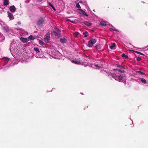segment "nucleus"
Returning <instances> with one entry per match:
<instances>
[{"instance_id": "nucleus-1", "label": "nucleus", "mask_w": 148, "mask_h": 148, "mask_svg": "<svg viewBox=\"0 0 148 148\" xmlns=\"http://www.w3.org/2000/svg\"><path fill=\"white\" fill-rule=\"evenodd\" d=\"M109 75L112 76L115 80L118 81L120 82H123V77L121 75L119 76L115 74L111 73H109Z\"/></svg>"}, {"instance_id": "nucleus-2", "label": "nucleus", "mask_w": 148, "mask_h": 148, "mask_svg": "<svg viewBox=\"0 0 148 148\" xmlns=\"http://www.w3.org/2000/svg\"><path fill=\"white\" fill-rule=\"evenodd\" d=\"M95 42L96 41L95 39H92L88 42L87 46L89 47H91Z\"/></svg>"}, {"instance_id": "nucleus-3", "label": "nucleus", "mask_w": 148, "mask_h": 148, "mask_svg": "<svg viewBox=\"0 0 148 148\" xmlns=\"http://www.w3.org/2000/svg\"><path fill=\"white\" fill-rule=\"evenodd\" d=\"M50 38V37L49 34L47 33L45 35L44 39L45 42H49Z\"/></svg>"}, {"instance_id": "nucleus-4", "label": "nucleus", "mask_w": 148, "mask_h": 148, "mask_svg": "<svg viewBox=\"0 0 148 148\" xmlns=\"http://www.w3.org/2000/svg\"><path fill=\"white\" fill-rule=\"evenodd\" d=\"M34 50L36 52V56L37 58H41V56H40L38 54V53L39 54V53H40V50L38 49L37 47H35L34 48Z\"/></svg>"}, {"instance_id": "nucleus-5", "label": "nucleus", "mask_w": 148, "mask_h": 148, "mask_svg": "<svg viewBox=\"0 0 148 148\" xmlns=\"http://www.w3.org/2000/svg\"><path fill=\"white\" fill-rule=\"evenodd\" d=\"M8 16L10 20H12L14 18V17L12 13L9 12H7Z\"/></svg>"}, {"instance_id": "nucleus-6", "label": "nucleus", "mask_w": 148, "mask_h": 148, "mask_svg": "<svg viewBox=\"0 0 148 148\" xmlns=\"http://www.w3.org/2000/svg\"><path fill=\"white\" fill-rule=\"evenodd\" d=\"M45 21L44 18H42L40 19L38 21V24L40 25L44 23Z\"/></svg>"}, {"instance_id": "nucleus-7", "label": "nucleus", "mask_w": 148, "mask_h": 148, "mask_svg": "<svg viewBox=\"0 0 148 148\" xmlns=\"http://www.w3.org/2000/svg\"><path fill=\"white\" fill-rule=\"evenodd\" d=\"M78 11H79V12L80 13L86 16H88V15L82 9H78Z\"/></svg>"}, {"instance_id": "nucleus-8", "label": "nucleus", "mask_w": 148, "mask_h": 148, "mask_svg": "<svg viewBox=\"0 0 148 148\" xmlns=\"http://www.w3.org/2000/svg\"><path fill=\"white\" fill-rule=\"evenodd\" d=\"M9 9L11 12H14L16 11V8L13 5L10 7Z\"/></svg>"}, {"instance_id": "nucleus-9", "label": "nucleus", "mask_w": 148, "mask_h": 148, "mask_svg": "<svg viewBox=\"0 0 148 148\" xmlns=\"http://www.w3.org/2000/svg\"><path fill=\"white\" fill-rule=\"evenodd\" d=\"M20 40L24 43L27 42L28 41V39L23 37H21L20 38Z\"/></svg>"}, {"instance_id": "nucleus-10", "label": "nucleus", "mask_w": 148, "mask_h": 148, "mask_svg": "<svg viewBox=\"0 0 148 148\" xmlns=\"http://www.w3.org/2000/svg\"><path fill=\"white\" fill-rule=\"evenodd\" d=\"M54 33H55V36H57L58 37L60 36V31L59 30H56L54 32Z\"/></svg>"}, {"instance_id": "nucleus-11", "label": "nucleus", "mask_w": 148, "mask_h": 148, "mask_svg": "<svg viewBox=\"0 0 148 148\" xmlns=\"http://www.w3.org/2000/svg\"><path fill=\"white\" fill-rule=\"evenodd\" d=\"M3 31L5 32H8L9 31V29L6 25L3 26Z\"/></svg>"}, {"instance_id": "nucleus-12", "label": "nucleus", "mask_w": 148, "mask_h": 148, "mask_svg": "<svg viewBox=\"0 0 148 148\" xmlns=\"http://www.w3.org/2000/svg\"><path fill=\"white\" fill-rule=\"evenodd\" d=\"M66 41L67 40L64 38H60V42L62 43H65L66 42Z\"/></svg>"}, {"instance_id": "nucleus-13", "label": "nucleus", "mask_w": 148, "mask_h": 148, "mask_svg": "<svg viewBox=\"0 0 148 148\" xmlns=\"http://www.w3.org/2000/svg\"><path fill=\"white\" fill-rule=\"evenodd\" d=\"M85 25L88 26H90L92 25V24L90 23H89L87 21H85L83 23Z\"/></svg>"}, {"instance_id": "nucleus-14", "label": "nucleus", "mask_w": 148, "mask_h": 148, "mask_svg": "<svg viewBox=\"0 0 148 148\" xmlns=\"http://www.w3.org/2000/svg\"><path fill=\"white\" fill-rule=\"evenodd\" d=\"M114 70L117 71L116 72V73H117L118 72H120L121 73H124L125 72V71L123 70H121L120 69H115Z\"/></svg>"}, {"instance_id": "nucleus-15", "label": "nucleus", "mask_w": 148, "mask_h": 148, "mask_svg": "<svg viewBox=\"0 0 148 148\" xmlns=\"http://www.w3.org/2000/svg\"><path fill=\"white\" fill-rule=\"evenodd\" d=\"M91 66L92 67L94 68L97 69L99 67V66L97 64H92L91 65Z\"/></svg>"}, {"instance_id": "nucleus-16", "label": "nucleus", "mask_w": 148, "mask_h": 148, "mask_svg": "<svg viewBox=\"0 0 148 148\" xmlns=\"http://www.w3.org/2000/svg\"><path fill=\"white\" fill-rule=\"evenodd\" d=\"M3 5H7L8 4V0H4L3 1Z\"/></svg>"}, {"instance_id": "nucleus-17", "label": "nucleus", "mask_w": 148, "mask_h": 148, "mask_svg": "<svg viewBox=\"0 0 148 148\" xmlns=\"http://www.w3.org/2000/svg\"><path fill=\"white\" fill-rule=\"evenodd\" d=\"M100 24L102 26H105L106 23V22L103 21H101L100 23Z\"/></svg>"}, {"instance_id": "nucleus-18", "label": "nucleus", "mask_w": 148, "mask_h": 148, "mask_svg": "<svg viewBox=\"0 0 148 148\" xmlns=\"http://www.w3.org/2000/svg\"><path fill=\"white\" fill-rule=\"evenodd\" d=\"M34 38L32 36V35H30L29 36V37L28 38H27L28 39V40H34Z\"/></svg>"}, {"instance_id": "nucleus-19", "label": "nucleus", "mask_w": 148, "mask_h": 148, "mask_svg": "<svg viewBox=\"0 0 148 148\" xmlns=\"http://www.w3.org/2000/svg\"><path fill=\"white\" fill-rule=\"evenodd\" d=\"M71 62L73 63H74L75 64H80V62L79 61H75V60H72Z\"/></svg>"}, {"instance_id": "nucleus-20", "label": "nucleus", "mask_w": 148, "mask_h": 148, "mask_svg": "<svg viewBox=\"0 0 148 148\" xmlns=\"http://www.w3.org/2000/svg\"><path fill=\"white\" fill-rule=\"evenodd\" d=\"M39 43L40 45L42 46L44 44V42L42 40H39Z\"/></svg>"}, {"instance_id": "nucleus-21", "label": "nucleus", "mask_w": 148, "mask_h": 148, "mask_svg": "<svg viewBox=\"0 0 148 148\" xmlns=\"http://www.w3.org/2000/svg\"><path fill=\"white\" fill-rule=\"evenodd\" d=\"M136 73H138V74H139L140 75H145V73H143L141 71H137L136 72Z\"/></svg>"}, {"instance_id": "nucleus-22", "label": "nucleus", "mask_w": 148, "mask_h": 148, "mask_svg": "<svg viewBox=\"0 0 148 148\" xmlns=\"http://www.w3.org/2000/svg\"><path fill=\"white\" fill-rule=\"evenodd\" d=\"M141 81L142 83L144 84L146 83L147 82L146 80L144 78H142Z\"/></svg>"}, {"instance_id": "nucleus-23", "label": "nucleus", "mask_w": 148, "mask_h": 148, "mask_svg": "<svg viewBox=\"0 0 148 148\" xmlns=\"http://www.w3.org/2000/svg\"><path fill=\"white\" fill-rule=\"evenodd\" d=\"M83 34L84 35V37H86L88 36V32H83Z\"/></svg>"}, {"instance_id": "nucleus-24", "label": "nucleus", "mask_w": 148, "mask_h": 148, "mask_svg": "<svg viewBox=\"0 0 148 148\" xmlns=\"http://www.w3.org/2000/svg\"><path fill=\"white\" fill-rule=\"evenodd\" d=\"M115 46V44L114 43H113L112 44V45H111L110 47V48L111 49H112L113 47H114Z\"/></svg>"}, {"instance_id": "nucleus-25", "label": "nucleus", "mask_w": 148, "mask_h": 148, "mask_svg": "<svg viewBox=\"0 0 148 148\" xmlns=\"http://www.w3.org/2000/svg\"><path fill=\"white\" fill-rule=\"evenodd\" d=\"M49 5L51 6V7H52V8L55 11L56 10V9H55L54 7L51 4L49 3Z\"/></svg>"}, {"instance_id": "nucleus-26", "label": "nucleus", "mask_w": 148, "mask_h": 148, "mask_svg": "<svg viewBox=\"0 0 148 148\" xmlns=\"http://www.w3.org/2000/svg\"><path fill=\"white\" fill-rule=\"evenodd\" d=\"M78 34L79 33L78 32H75L74 34V35L75 37H77Z\"/></svg>"}, {"instance_id": "nucleus-27", "label": "nucleus", "mask_w": 148, "mask_h": 148, "mask_svg": "<svg viewBox=\"0 0 148 148\" xmlns=\"http://www.w3.org/2000/svg\"><path fill=\"white\" fill-rule=\"evenodd\" d=\"M122 57H123V58L125 57L126 58H128V56H126L125 55V54H124V53H123L122 54Z\"/></svg>"}, {"instance_id": "nucleus-28", "label": "nucleus", "mask_w": 148, "mask_h": 148, "mask_svg": "<svg viewBox=\"0 0 148 148\" xmlns=\"http://www.w3.org/2000/svg\"><path fill=\"white\" fill-rule=\"evenodd\" d=\"M76 7L78 8H81V7L79 3H77L76 4Z\"/></svg>"}, {"instance_id": "nucleus-29", "label": "nucleus", "mask_w": 148, "mask_h": 148, "mask_svg": "<svg viewBox=\"0 0 148 148\" xmlns=\"http://www.w3.org/2000/svg\"><path fill=\"white\" fill-rule=\"evenodd\" d=\"M110 31H112V30H114V31H116V32H118V30L115 29H113V28H110Z\"/></svg>"}, {"instance_id": "nucleus-30", "label": "nucleus", "mask_w": 148, "mask_h": 148, "mask_svg": "<svg viewBox=\"0 0 148 148\" xmlns=\"http://www.w3.org/2000/svg\"><path fill=\"white\" fill-rule=\"evenodd\" d=\"M4 59H5V62H8L9 61V59L8 58H4Z\"/></svg>"}, {"instance_id": "nucleus-31", "label": "nucleus", "mask_w": 148, "mask_h": 148, "mask_svg": "<svg viewBox=\"0 0 148 148\" xmlns=\"http://www.w3.org/2000/svg\"><path fill=\"white\" fill-rule=\"evenodd\" d=\"M5 39V37L4 36H2L1 38H0V40L1 41Z\"/></svg>"}, {"instance_id": "nucleus-32", "label": "nucleus", "mask_w": 148, "mask_h": 148, "mask_svg": "<svg viewBox=\"0 0 148 148\" xmlns=\"http://www.w3.org/2000/svg\"><path fill=\"white\" fill-rule=\"evenodd\" d=\"M66 21H68L71 22H72V23H73V21H71L69 19H66Z\"/></svg>"}, {"instance_id": "nucleus-33", "label": "nucleus", "mask_w": 148, "mask_h": 148, "mask_svg": "<svg viewBox=\"0 0 148 148\" xmlns=\"http://www.w3.org/2000/svg\"><path fill=\"white\" fill-rule=\"evenodd\" d=\"M120 68L121 69H125V68L124 66H121Z\"/></svg>"}, {"instance_id": "nucleus-34", "label": "nucleus", "mask_w": 148, "mask_h": 148, "mask_svg": "<svg viewBox=\"0 0 148 148\" xmlns=\"http://www.w3.org/2000/svg\"><path fill=\"white\" fill-rule=\"evenodd\" d=\"M141 60V58H140V57H138V58H137V60H138V61H140V60Z\"/></svg>"}, {"instance_id": "nucleus-35", "label": "nucleus", "mask_w": 148, "mask_h": 148, "mask_svg": "<svg viewBox=\"0 0 148 148\" xmlns=\"http://www.w3.org/2000/svg\"><path fill=\"white\" fill-rule=\"evenodd\" d=\"M138 54H140V55H144L143 54V53H140V52H138Z\"/></svg>"}, {"instance_id": "nucleus-36", "label": "nucleus", "mask_w": 148, "mask_h": 148, "mask_svg": "<svg viewBox=\"0 0 148 148\" xmlns=\"http://www.w3.org/2000/svg\"><path fill=\"white\" fill-rule=\"evenodd\" d=\"M17 23L18 25H20L21 24V22L20 21H18V22Z\"/></svg>"}, {"instance_id": "nucleus-37", "label": "nucleus", "mask_w": 148, "mask_h": 148, "mask_svg": "<svg viewBox=\"0 0 148 148\" xmlns=\"http://www.w3.org/2000/svg\"><path fill=\"white\" fill-rule=\"evenodd\" d=\"M3 36L2 34L0 33V38Z\"/></svg>"}, {"instance_id": "nucleus-38", "label": "nucleus", "mask_w": 148, "mask_h": 148, "mask_svg": "<svg viewBox=\"0 0 148 148\" xmlns=\"http://www.w3.org/2000/svg\"><path fill=\"white\" fill-rule=\"evenodd\" d=\"M121 66L119 65H117V67H120V68Z\"/></svg>"}, {"instance_id": "nucleus-39", "label": "nucleus", "mask_w": 148, "mask_h": 148, "mask_svg": "<svg viewBox=\"0 0 148 148\" xmlns=\"http://www.w3.org/2000/svg\"><path fill=\"white\" fill-rule=\"evenodd\" d=\"M134 52L135 53H138V51H134Z\"/></svg>"}, {"instance_id": "nucleus-40", "label": "nucleus", "mask_w": 148, "mask_h": 148, "mask_svg": "<svg viewBox=\"0 0 148 148\" xmlns=\"http://www.w3.org/2000/svg\"><path fill=\"white\" fill-rule=\"evenodd\" d=\"M17 30H21V28H18V29H17Z\"/></svg>"}]
</instances>
